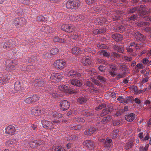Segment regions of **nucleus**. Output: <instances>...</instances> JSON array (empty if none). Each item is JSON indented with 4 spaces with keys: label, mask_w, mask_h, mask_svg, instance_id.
<instances>
[{
    "label": "nucleus",
    "mask_w": 151,
    "mask_h": 151,
    "mask_svg": "<svg viewBox=\"0 0 151 151\" xmlns=\"http://www.w3.org/2000/svg\"><path fill=\"white\" fill-rule=\"evenodd\" d=\"M81 3L79 0L68 1L66 4V7L69 9H76L81 5Z\"/></svg>",
    "instance_id": "obj_1"
},
{
    "label": "nucleus",
    "mask_w": 151,
    "mask_h": 151,
    "mask_svg": "<svg viewBox=\"0 0 151 151\" xmlns=\"http://www.w3.org/2000/svg\"><path fill=\"white\" fill-rule=\"evenodd\" d=\"M61 29L69 33L72 32L76 30V28L74 26L68 24L62 25L61 26Z\"/></svg>",
    "instance_id": "obj_2"
},
{
    "label": "nucleus",
    "mask_w": 151,
    "mask_h": 151,
    "mask_svg": "<svg viewBox=\"0 0 151 151\" xmlns=\"http://www.w3.org/2000/svg\"><path fill=\"white\" fill-rule=\"evenodd\" d=\"M33 83L34 86L39 89L43 87L46 84L45 83L42 78L35 79L33 81Z\"/></svg>",
    "instance_id": "obj_3"
},
{
    "label": "nucleus",
    "mask_w": 151,
    "mask_h": 151,
    "mask_svg": "<svg viewBox=\"0 0 151 151\" xmlns=\"http://www.w3.org/2000/svg\"><path fill=\"white\" fill-rule=\"evenodd\" d=\"M66 64L65 61L62 60H56L54 63V65L57 69H62Z\"/></svg>",
    "instance_id": "obj_4"
},
{
    "label": "nucleus",
    "mask_w": 151,
    "mask_h": 151,
    "mask_svg": "<svg viewBox=\"0 0 151 151\" xmlns=\"http://www.w3.org/2000/svg\"><path fill=\"white\" fill-rule=\"evenodd\" d=\"M17 128L12 125H10L5 128V133L6 134L9 135L14 134H15L16 130L17 129Z\"/></svg>",
    "instance_id": "obj_5"
},
{
    "label": "nucleus",
    "mask_w": 151,
    "mask_h": 151,
    "mask_svg": "<svg viewBox=\"0 0 151 151\" xmlns=\"http://www.w3.org/2000/svg\"><path fill=\"white\" fill-rule=\"evenodd\" d=\"M70 103L68 101L63 100L60 102V109L62 111L67 110L70 106Z\"/></svg>",
    "instance_id": "obj_6"
},
{
    "label": "nucleus",
    "mask_w": 151,
    "mask_h": 151,
    "mask_svg": "<svg viewBox=\"0 0 151 151\" xmlns=\"http://www.w3.org/2000/svg\"><path fill=\"white\" fill-rule=\"evenodd\" d=\"M43 127L47 129H51L53 127V124L50 121L43 120L41 121Z\"/></svg>",
    "instance_id": "obj_7"
},
{
    "label": "nucleus",
    "mask_w": 151,
    "mask_h": 151,
    "mask_svg": "<svg viewBox=\"0 0 151 151\" xmlns=\"http://www.w3.org/2000/svg\"><path fill=\"white\" fill-rule=\"evenodd\" d=\"M15 44V42L13 40L8 39L6 40L4 44L3 47L4 48L8 49L10 47H12Z\"/></svg>",
    "instance_id": "obj_8"
},
{
    "label": "nucleus",
    "mask_w": 151,
    "mask_h": 151,
    "mask_svg": "<svg viewBox=\"0 0 151 151\" xmlns=\"http://www.w3.org/2000/svg\"><path fill=\"white\" fill-rule=\"evenodd\" d=\"M14 23L17 27H19V26H22L25 23V20L23 18H17L14 21Z\"/></svg>",
    "instance_id": "obj_9"
},
{
    "label": "nucleus",
    "mask_w": 151,
    "mask_h": 151,
    "mask_svg": "<svg viewBox=\"0 0 151 151\" xmlns=\"http://www.w3.org/2000/svg\"><path fill=\"white\" fill-rule=\"evenodd\" d=\"M62 75L60 73H56L51 75L50 78V81L52 82L58 81L61 78Z\"/></svg>",
    "instance_id": "obj_10"
},
{
    "label": "nucleus",
    "mask_w": 151,
    "mask_h": 151,
    "mask_svg": "<svg viewBox=\"0 0 151 151\" xmlns=\"http://www.w3.org/2000/svg\"><path fill=\"white\" fill-rule=\"evenodd\" d=\"M6 69L9 71H11L14 69L15 64L14 62L10 60H7L6 61Z\"/></svg>",
    "instance_id": "obj_11"
},
{
    "label": "nucleus",
    "mask_w": 151,
    "mask_h": 151,
    "mask_svg": "<svg viewBox=\"0 0 151 151\" xmlns=\"http://www.w3.org/2000/svg\"><path fill=\"white\" fill-rule=\"evenodd\" d=\"M83 144L85 147L90 149H93L95 147L93 142L91 140H87L84 141Z\"/></svg>",
    "instance_id": "obj_12"
},
{
    "label": "nucleus",
    "mask_w": 151,
    "mask_h": 151,
    "mask_svg": "<svg viewBox=\"0 0 151 151\" xmlns=\"http://www.w3.org/2000/svg\"><path fill=\"white\" fill-rule=\"evenodd\" d=\"M44 109H43L35 108L32 110L33 114L36 116H38L44 114Z\"/></svg>",
    "instance_id": "obj_13"
},
{
    "label": "nucleus",
    "mask_w": 151,
    "mask_h": 151,
    "mask_svg": "<svg viewBox=\"0 0 151 151\" xmlns=\"http://www.w3.org/2000/svg\"><path fill=\"white\" fill-rule=\"evenodd\" d=\"M69 82L72 85L79 87H81L82 85L81 81L77 79H70L69 81Z\"/></svg>",
    "instance_id": "obj_14"
},
{
    "label": "nucleus",
    "mask_w": 151,
    "mask_h": 151,
    "mask_svg": "<svg viewBox=\"0 0 151 151\" xmlns=\"http://www.w3.org/2000/svg\"><path fill=\"white\" fill-rule=\"evenodd\" d=\"M135 37L138 41H143L145 39V37L139 32H136L135 33Z\"/></svg>",
    "instance_id": "obj_15"
},
{
    "label": "nucleus",
    "mask_w": 151,
    "mask_h": 151,
    "mask_svg": "<svg viewBox=\"0 0 151 151\" xmlns=\"http://www.w3.org/2000/svg\"><path fill=\"white\" fill-rule=\"evenodd\" d=\"M68 76L69 77L70 76H73V77H79L81 76V74L76 71L72 70L69 71L68 74Z\"/></svg>",
    "instance_id": "obj_16"
},
{
    "label": "nucleus",
    "mask_w": 151,
    "mask_h": 151,
    "mask_svg": "<svg viewBox=\"0 0 151 151\" xmlns=\"http://www.w3.org/2000/svg\"><path fill=\"white\" fill-rule=\"evenodd\" d=\"M59 89L61 91L66 93L70 92L69 87L65 85H60L58 86Z\"/></svg>",
    "instance_id": "obj_17"
},
{
    "label": "nucleus",
    "mask_w": 151,
    "mask_h": 151,
    "mask_svg": "<svg viewBox=\"0 0 151 151\" xmlns=\"http://www.w3.org/2000/svg\"><path fill=\"white\" fill-rule=\"evenodd\" d=\"M91 58L88 57H83L82 62L85 65H88L91 64Z\"/></svg>",
    "instance_id": "obj_18"
},
{
    "label": "nucleus",
    "mask_w": 151,
    "mask_h": 151,
    "mask_svg": "<svg viewBox=\"0 0 151 151\" xmlns=\"http://www.w3.org/2000/svg\"><path fill=\"white\" fill-rule=\"evenodd\" d=\"M135 118V115L133 113H131L130 114L125 116L126 119L129 122L132 121Z\"/></svg>",
    "instance_id": "obj_19"
},
{
    "label": "nucleus",
    "mask_w": 151,
    "mask_h": 151,
    "mask_svg": "<svg viewBox=\"0 0 151 151\" xmlns=\"http://www.w3.org/2000/svg\"><path fill=\"white\" fill-rule=\"evenodd\" d=\"M112 38L115 41H119L122 39V35L120 34H117L112 35Z\"/></svg>",
    "instance_id": "obj_20"
},
{
    "label": "nucleus",
    "mask_w": 151,
    "mask_h": 151,
    "mask_svg": "<svg viewBox=\"0 0 151 151\" xmlns=\"http://www.w3.org/2000/svg\"><path fill=\"white\" fill-rule=\"evenodd\" d=\"M14 88L16 91H19L21 89V83L19 81H17L15 83Z\"/></svg>",
    "instance_id": "obj_21"
},
{
    "label": "nucleus",
    "mask_w": 151,
    "mask_h": 151,
    "mask_svg": "<svg viewBox=\"0 0 151 151\" xmlns=\"http://www.w3.org/2000/svg\"><path fill=\"white\" fill-rule=\"evenodd\" d=\"M114 49L120 53H122L124 51L123 47L120 46L114 45L113 47Z\"/></svg>",
    "instance_id": "obj_22"
},
{
    "label": "nucleus",
    "mask_w": 151,
    "mask_h": 151,
    "mask_svg": "<svg viewBox=\"0 0 151 151\" xmlns=\"http://www.w3.org/2000/svg\"><path fill=\"white\" fill-rule=\"evenodd\" d=\"M80 51V48L77 47H74L71 49L72 53L75 55L78 54Z\"/></svg>",
    "instance_id": "obj_23"
},
{
    "label": "nucleus",
    "mask_w": 151,
    "mask_h": 151,
    "mask_svg": "<svg viewBox=\"0 0 151 151\" xmlns=\"http://www.w3.org/2000/svg\"><path fill=\"white\" fill-rule=\"evenodd\" d=\"M122 59L126 62H129L132 60V57H128L126 55H123L122 57Z\"/></svg>",
    "instance_id": "obj_24"
},
{
    "label": "nucleus",
    "mask_w": 151,
    "mask_h": 151,
    "mask_svg": "<svg viewBox=\"0 0 151 151\" xmlns=\"http://www.w3.org/2000/svg\"><path fill=\"white\" fill-rule=\"evenodd\" d=\"M87 101L86 99L83 97H81L78 99V102L80 104H83L85 103Z\"/></svg>",
    "instance_id": "obj_25"
},
{
    "label": "nucleus",
    "mask_w": 151,
    "mask_h": 151,
    "mask_svg": "<svg viewBox=\"0 0 151 151\" xmlns=\"http://www.w3.org/2000/svg\"><path fill=\"white\" fill-rule=\"evenodd\" d=\"M119 130L118 129H116L114 130L110 134L111 137L112 138H116L117 136Z\"/></svg>",
    "instance_id": "obj_26"
},
{
    "label": "nucleus",
    "mask_w": 151,
    "mask_h": 151,
    "mask_svg": "<svg viewBox=\"0 0 151 151\" xmlns=\"http://www.w3.org/2000/svg\"><path fill=\"white\" fill-rule=\"evenodd\" d=\"M133 142L132 141H130L126 144L125 147L127 150H128L132 147L133 145Z\"/></svg>",
    "instance_id": "obj_27"
},
{
    "label": "nucleus",
    "mask_w": 151,
    "mask_h": 151,
    "mask_svg": "<svg viewBox=\"0 0 151 151\" xmlns=\"http://www.w3.org/2000/svg\"><path fill=\"white\" fill-rule=\"evenodd\" d=\"M132 97V96H129L124 99V104H128L129 102H131Z\"/></svg>",
    "instance_id": "obj_28"
},
{
    "label": "nucleus",
    "mask_w": 151,
    "mask_h": 151,
    "mask_svg": "<svg viewBox=\"0 0 151 151\" xmlns=\"http://www.w3.org/2000/svg\"><path fill=\"white\" fill-rule=\"evenodd\" d=\"M111 117L109 116H106L104 117L102 120L101 122L103 123H105L107 122H108L111 120Z\"/></svg>",
    "instance_id": "obj_29"
},
{
    "label": "nucleus",
    "mask_w": 151,
    "mask_h": 151,
    "mask_svg": "<svg viewBox=\"0 0 151 151\" xmlns=\"http://www.w3.org/2000/svg\"><path fill=\"white\" fill-rule=\"evenodd\" d=\"M49 29V27L48 26H43L40 29L41 31L44 33H47V30Z\"/></svg>",
    "instance_id": "obj_30"
},
{
    "label": "nucleus",
    "mask_w": 151,
    "mask_h": 151,
    "mask_svg": "<svg viewBox=\"0 0 151 151\" xmlns=\"http://www.w3.org/2000/svg\"><path fill=\"white\" fill-rule=\"evenodd\" d=\"M59 52V50L57 48H52L50 51L52 55H55L57 54Z\"/></svg>",
    "instance_id": "obj_31"
},
{
    "label": "nucleus",
    "mask_w": 151,
    "mask_h": 151,
    "mask_svg": "<svg viewBox=\"0 0 151 151\" xmlns=\"http://www.w3.org/2000/svg\"><path fill=\"white\" fill-rule=\"evenodd\" d=\"M53 40L54 42H63L65 41V40L62 38H59L58 37L55 36L53 38Z\"/></svg>",
    "instance_id": "obj_32"
},
{
    "label": "nucleus",
    "mask_w": 151,
    "mask_h": 151,
    "mask_svg": "<svg viewBox=\"0 0 151 151\" xmlns=\"http://www.w3.org/2000/svg\"><path fill=\"white\" fill-rule=\"evenodd\" d=\"M82 128V126L80 125H73L71 126L70 127V129L74 130H77L79 129Z\"/></svg>",
    "instance_id": "obj_33"
},
{
    "label": "nucleus",
    "mask_w": 151,
    "mask_h": 151,
    "mask_svg": "<svg viewBox=\"0 0 151 151\" xmlns=\"http://www.w3.org/2000/svg\"><path fill=\"white\" fill-rule=\"evenodd\" d=\"M10 78V77L9 76H8L7 74H5L1 78V79L3 82L7 81Z\"/></svg>",
    "instance_id": "obj_34"
},
{
    "label": "nucleus",
    "mask_w": 151,
    "mask_h": 151,
    "mask_svg": "<svg viewBox=\"0 0 151 151\" xmlns=\"http://www.w3.org/2000/svg\"><path fill=\"white\" fill-rule=\"evenodd\" d=\"M48 52L45 53L44 56V58L47 59L50 58L52 57V54H51V52Z\"/></svg>",
    "instance_id": "obj_35"
},
{
    "label": "nucleus",
    "mask_w": 151,
    "mask_h": 151,
    "mask_svg": "<svg viewBox=\"0 0 151 151\" xmlns=\"http://www.w3.org/2000/svg\"><path fill=\"white\" fill-rule=\"evenodd\" d=\"M74 120L78 122H85V119L81 117H75Z\"/></svg>",
    "instance_id": "obj_36"
},
{
    "label": "nucleus",
    "mask_w": 151,
    "mask_h": 151,
    "mask_svg": "<svg viewBox=\"0 0 151 151\" xmlns=\"http://www.w3.org/2000/svg\"><path fill=\"white\" fill-rule=\"evenodd\" d=\"M33 103L37 101L39 99V97L38 95H35L31 97Z\"/></svg>",
    "instance_id": "obj_37"
},
{
    "label": "nucleus",
    "mask_w": 151,
    "mask_h": 151,
    "mask_svg": "<svg viewBox=\"0 0 151 151\" xmlns=\"http://www.w3.org/2000/svg\"><path fill=\"white\" fill-rule=\"evenodd\" d=\"M136 67H135V69L136 70L139 71L138 69H143L144 68V66L142 63H138L136 65Z\"/></svg>",
    "instance_id": "obj_38"
},
{
    "label": "nucleus",
    "mask_w": 151,
    "mask_h": 151,
    "mask_svg": "<svg viewBox=\"0 0 151 151\" xmlns=\"http://www.w3.org/2000/svg\"><path fill=\"white\" fill-rule=\"evenodd\" d=\"M100 53L101 54L103 55L104 56L106 57H109L110 55L109 53L107 52L104 50H101Z\"/></svg>",
    "instance_id": "obj_39"
},
{
    "label": "nucleus",
    "mask_w": 151,
    "mask_h": 151,
    "mask_svg": "<svg viewBox=\"0 0 151 151\" xmlns=\"http://www.w3.org/2000/svg\"><path fill=\"white\" fill-rule=\"evenodd\" d=\"M16 141L15 139H12L11 140H9L7 141V144L8 145H12L15 143L16 142Z\"/></svg>",
    "instance_id": "obj_40"
},
{
    "label": "nucleus",
    "mask_w": 151,
    "mask_h": 151,
    "mask_svg": "<svg viewBox=\"0 0 151 151\" xmlns=\"http://www.w3.org/2000/svg\"><path fill=\"white\" fill-rule=\"evenodd\" d=\"M119 68L121 70L124 72H126L128 68L125 65H120Z\"/></svg>",
    "instance_id": "obj_41"
},
{
    "label": "nucleus",
    "mask_w": 151,
    "mask_h": 151,
    "mask_svg": "<svg viewBox=\"0 0 151 151\" xmlns=\"http://www.w3.org/2000/svg\"><path fill=\"white\" fill-rule=\"evenodd\" d=\"M97 63H102L105 65H107L108 63L105 60L103 59H98L96 60Z\"/></svg>",
    "instance_id": "obj_42"
},
{
    "label": "nucleus",
    "mask_w": 151,
    "mask_h": 151,
    "mask_svg": "<svg viewBox=\"0 0 151 151\" xmlns=\"http://www.w3.org/2000/svg\"><path fill=\"white\" fill-rule=\"evenodd\" d=\"M139 19L138 16H136V15H133L131 16L129 18L128 20H133L135 21V20H138Z\"/></svg>",
    "instance_id": "obj_43"
},
{
    "label": "nucleus",
    "mask_w": 151,
    "mask_h": 151,
    "mask_svg": "<svg viewBox=\"0 0 151 151\" xmlns=\"http://www.w3.org/2000/svg\"><path fill=\"white\" fill-rule=\"evenodd\" d=\"M149 79V78L144 77L142 78L140 84L142 85L144 83L147 82L148 81Z\"/></svg>",
    "instance_id": "obj_44"
},
{
    "label": "nucleus",
    "mask_w": 151,
    "mask_h": 151,
    "mask_svg": "<svg viewBox=\"0 0 151 151\" xmlns=\"http://www.w3.org/2000/svg\"><path fill=\"white\" fill-rule=\"evenodd\" d=\"M31 97H29L24 100V102L27 104H30V103H33Z\"/></svg>",
    "instance_id": "obj_45"
},
{
    "label": "nucleus",
    "mask_w": 151,
    "mask_h": 151,
    "mask_svg": "<svg viewBox=\"0 0 151 151\" xmlns=\"http://www.w3.org/2000/svg\"><path fill=\"white\" fill-rule=\"evenodd\" d=\"M50 94V95L53 98H56L58 96V93L54 91H52Z\"/></svg>",
    "instance_id": "obj_46"
},
{
    "label": "nucleus",
    "mask_w": 151,
    "mask_h": 151,
    "mask_svg": "<svg viewBox=\"0 0 151 151\" xmlns=\"http://www.w3.org/2000/svg\"><path fill=\"white\" fill-rule=\"evenodd\" d=\"M97 78L102 82H105L106 81V79L105 78L100 76H97Z\"/></svg>",
    "instance_id": "obj_47"
},
{
    "label": "nucleus",
    "mask_w": 151,
    "mask_h": 151,
    "mask_svg": "<svg viewBox=\"0 0 151 151\" xmlns=\"http://www.w3.org/2000/svg\"><path fill=\"white\" fill-rule=\"evenodd\" d=\"M106 104H101V105H99L96 108V110H100L103 108L105 107H106Z\"/></svg>",
    "instance_id": "obj_48"
},
{
    "label": "nucleus",
    "mask_w": 151,
    "mask_h": 151,
    "mask_svg": "<svg viewBox=\"0 0 151 151\" xmlns=\"http://www.w3.org/2000/svg\"><path fill=\"white\" fill-rule=\"evenodd\" d=\"M88 130L89 131H90V133L89 134H92L97 130V129L94 127H91L88 129Z\"/></svg>",
    "instance_id": "obj_49"
},
{
    "label": "nucleus",
    "mask_w": 151,
    "mask_h": 151,
    "mask_svg": "<svg viewBox=\"0 0 151 151\" xmlns=\"http://www.w3.org/2000/svg\"><path fill=\"white\" fill-rule=\"evenodd\" d=\"M146 6H145L141 5L139 9L140 12H144L145 11Z\"/></svg>",
    "instance_id": "obj_50"
},
{
    "label": "nucleus",
    "mask_w": 151,
    "mask_h": 151,
    "mask_svg": "<svg viewBox=\"0 0 151 151\" xmlns=\"http://www.w3.org/2000/svg\"><path fill=\"white\" fill-rule=\"evenodd\" d=\"M99 22L98 23H99L100 24H103V23H105L106 22V19L104 17H101L99 19Z\"/></svg>",
    "instance_id": "obj_51"
},
{
    "label": "nucleus",
    "mask_w": 151,
    "mask_h": 151,
    "mask_svg": "<svg viewBox=\"0 0 151 151\" xmlns=\"http://www.w3.org/2000/svg\"><path fill=\"white\" fill-rule=\"evenodd\" d=\"M109 66L111 70H116V67L115 64L111 63L109 65Z\"/></svg>",
    "instance_id": "obj_52"
},
{
    "label": "nucleus",
    "mask_w": 151,
    "mask_h": 151,
    "mask_svg": "<svg viewBox=\"0 0 151 151\" xmlns=\"http://www.w3.org/2000/svg\"><path fill=\"white\" fill-rule=\"evenodd\" d=\"M125 72H124L123 73L119 74L117 76V78H123L125 76Z\"/></svg>",
    "instance_id": "obj_53"
},
{
    "label": "nucleus",
    "mask_w": 151,
    "mask_h": 151,
    "mask_svg": "<svg viewBox=\"0 0 151 151\" xmlns=\"http://www.w3.org/2000/svg\"><path fill=\"white\" fill-rule=\"evenodd\" d=\"M131 88L132 90L134 92L137 93L138 90L137 87L134 86H133L131 87Z\"/></svg>",
    "instance_id": "obj_54"
},
{
    "label": "nucleus",
    "mask_w": 151,
    "mask_h": 151,
    "mask_svg": "<svg viewBox=\"0 0 151 151\" xmlns=\"http://www.w3.org/2000/svg\"><path fill=\"white\" fill-rule=\"evenodd\" d=\"M142 63L145 65H149V61L147 59L145 58L143 60Z\"/></svg>",
    "instance_id": "obj_55"
},
{
    "label": "nucleus",
    "mask_w": 151,
    "mask_h": 151,
    "mask_svg": "<svg viewBox=\"0 0 151 151\" xmlns=\"http://www.w3.org/2000/svg\"><path fill=\"white\" fill-rule=\"evenodd\" d=\"M151 73L150 70L146 72V73L144 75V77H147V78H149V76L150 75Z\"/></svg>",
    "instance_id": "obj_56"
},
{
    "label": "nucleus",
    "mask_w": 151,
    "mask_h": 151,
    "mask_svg": "<svg viewBox=\"0 0 151 151\" xmlns=\"http://www.w3.org/2000/svg\"><path fill=\"white\" fill-rule=\"evenodd\" d=\"M55 30L49 27V29L47 30V33H52L55 32Z\"/></svg>",
    "instance_id": "obj_57"
},
{
    "label": "nucleus",
    "mask_w": 151,
    "mask_h": 151,
    "mask_svg": "<svg viewBox=\"0 0 151 151\" xmlns=\"http://www.w3.org/2000/svg\"><path fill=\"white\" fill-rule=\"evenodd\" d=\"M134 102L138 105H139L141 103V101L137 98H136L134 99Z\"/></svg>",
    "instance_id": "obj_58"
},
{
    "label": "nucleus",
    "mask_w": 151,
    "mask_h": 151,
    "mask_svg": "<svg viewBox=\"0 0 151 151\" xmlns=\"http://www.w3.org/2000/svg\"><path fill=\"white\" fill-rule=\"evenodd\" d=\"M60 146H57L56 147H52L50 150L51 151H58L59 147H60Z\"/></svg>",
    "instance_id": "obj_59"
},
{
    "label": "nucleus",
    "mask_w": 151,
    "mask_h": 151,
    "mask_svg": "<svg viewBox=\"0 0 151 151\" xmlns=\"http://www.w3.org/2000/svg\"><path fill=\"white\" fill-rule=\"evenodd\" d=\"M104 146L107 148V149H109V148L111 147V144L108 142L106 143V142H105Z\"/></svg>",
    "instance_id": "obj_60"
},
{
    "label": "nucleus",
    "mask_w": 151,
    "mask_h": 151,
    "mask_svg": "<svg viewBox=\"0 0 151 151\" xmlns=\"http://www.w3.org/2000/svg\"><path fill=\"white\" fill-rule=\"evenodd\" d=\"M144 18L145 20L148 21H151V16H145L144 17Z\"/></svg>",
    "instance_id": "obj_61"
},
{
    "label": "nucleus",
    "mask_w": 151,
    "mask_h": 151,
    "mask_svg": "<svg viewBox=\"0 0 151 151\" xmlns=\"http://www.w3.org/2000/svg\"><path fill=\"white\" fill-rule=\"evenodd\" d=\"M107 109L108 110L107 111H109V112H110L113 111V108L112 106H108L107 107Z\"/></svg>",
    "instance_id": "obj_62"
},
{
    "label": "nucleus",
    "mask_w": 151,
    "mask_h": 151,
    "mask_svg": "<svg viewBox=\"0 0 151 151\" xmlns=\"http://www.w3.org/2000/svg\"><path fill=\"white\" fill-rule=\"evenodd\" d=\"M137 47V44H135V43L134 42H132L131 43L130 45H128V47Z\"/></svg>",
    "instance_id": "obj_63"
},
{
    "label": "nucleus",
    "mask_w": 151,
    "mask_h": 151,
    "mask_svg": "<svg viewBox=\"0 0 151 151\" xmlns=\"http://www.w3.org/2000/svg\"><path fill=\"white\" fill-rule=\"evenodd\" d=\"M137 8L136 7L134 8L133 9H131L129 10V13H132L135 12L137 10Z\"/></svg>",
    "instance_id": "obj_64"
}]
</instances>
